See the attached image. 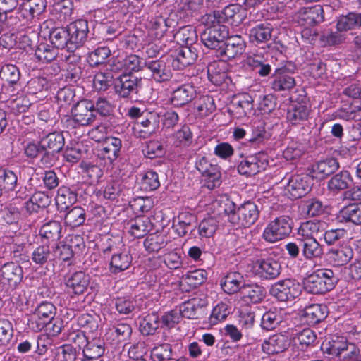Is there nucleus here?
<instances>
[{
  "label": "nucleus",
  "mask_w": 361,
  "mask_h": 361,
  "mask_svg": "<svg viewBox=\"0 0 361 361\" xmlns=\"http://www.w3.org/2000/svg\"><path fill=\"white\" fill-rule=\"evenodd\" d=\"M195 168L200 173L202 186L212 190L221 184V167L211 155L197 154Z\"/></svg>",
  "instance_id": "nucleus-1"
},
{
  "label": "nucleus",
  "mask_w": 361,
  "mask_h": 361,
  "mask_svg": "<svg viewBox=\"0 0 361 361\" xmlns=\"http://www.w3.org/2000/svg\"><path fill=\"white\" fill-rule=\"evenodd\" d=\"M224 209L228 220L234 225L248 227L252 225L259 215L257 204H225Z\"/></svg>",
  "instance_id": "nucleus-2"
},
{
  "label": "nucleus",
  "mask_w": 361,
  "mask_h": 361,
  "mask_svg": "<svg viewBox=\"0 0 361 361\" xmlns=\"http://www.w3.org/2000/svg\"><path fill=\"white\" fill-rule=\"evenodd\" d=\"M336 278L331 269H320L308 276L304 281L305 290L312 294H324L334 288Z\"/></svg>",
  "instance_id": "nucleus-3"
},
{
  "label": "nucleus",
  "mask_w": 361,
  "mask_h": 361,
  "mask_svg": "<svg viewBox=\"0 0 361 361\" xmlns=\"http://www.w3.org/2000/svg\"><path fill=\"white\" fill-rule=\"evenodd\" d=\"M94 102L83 99L77 102L71 109V116L66 120L68 126L73 128L91 126L96 120Z\"/></svg>",
  "instance_id": "nucleus-4"
},
{
  "label": "nucleus",
  "mask_w": 361,
  "mask_h": 361,
  "mask_svg": "<svg viewBox=\"0 0 361 361\" xmlns=\"http://www.w3.org/2000/svg\"><path fill=\"white\" fill-rule=\"evenodd\" d=\"M292 219L288 216H281L266 226L262 238L268 243H276L288 237L292 232Z\"/></svg>",
  "instance_id": "nucleus-5"
},
{
  "label": "nucleus",
  "mask_w": 361,
  "mask_h": 361,
  "mask_svg": "<svg viewBox=\"0 0 361 361\" xmlns=\"http://www.w3.org/2000/svg\"><path fill=\"white\" fill-rule=\"evenodd\" d=\"M297 68L292 61H286L276 68L273 75L271 87L275 92L290 91L296 85L295 78L292 75Z\"/></svg>",
  "instance_id": "nucleus-6"
},
{
  "label": "nucleus",
  "mask_w": 361,
  "mask_h": 361,
  "mask_svg": "<svg viewBox=\"0 0 361 361\" xmlns=\"http://www.w3.org/2000/svg\"><path fill=\"white\" fill-rule=\"evenodd\" d=\"M312 113L309 99L304 96L291 100L286 111V121L291 126H299L308 121Z\"/></svg>",
  "instance_id": "nucleus-7"
},
{
  "label": "nucleus",
  "mask_w": 361,
  "mask_h": 361,
  "mask_svg": "<svg viewBox=\"0 0 361 361\" xmlns=\"http://www.w3.org/2000/svg\"><path fill=\"white\" fill-rule=\"evenodd\" d=\"M207 25H209L201 34L200 39L202 42L211 49H216L222 47L223 41L228 37V28L224 24L217 21H211L206 18Z\"/></svg>",
  "instance_id": "nucleus-8"
},
{
  "label": "nucleus",
  "mask_w": 361,
  "mask_h": 361,
  "mask_svg": "<svg viewBox=\"0 0 361 361\" xmlns=\"http://www.w3.org/2000/svg\"><path fill=\"white\" fill-rule=\"evenodd\" d=\"M247 11L238 4H232L226 6L224 9L214 11L212 15H207V19L218 23H228L238 26L246 18Z\"/></svg>",
  "instance_id": "nucleus-9"
},
{
  "label": "nucleus",
  "mask_w": 361,
  "mask_h": 361,
  "mask_svg": "<svg viewBox=\"0 0 361 361\" xmlns=\"http://www.w3.org/2000/svg\"><path fill=\"white\" fill-rule=\"evenodd\" d=\"M55 306L49 302H41L30 315L28 320L29 327L38 332L50 324L56 315Z\"/></svg>",
  "instance_id": "nucleus-10"
},
{
  "label": "nucleus",
  "mask_w": 361,
  "mask_h": 361,
  "mask_svg": "<svg viewBox=\"0 0 361 361\" xmlns=\"http://www.w3.org/2000/svg\"><path fill=\"white\" fill-rule=\"evenodd\" d=\"M268 164L267 154L259 152L243 158L238 164L237 169L240 175L250 177L264 171Z\"/></svg>",
  "instance_id": "nucleus-11"
},
{
  "label": "nucleus",
  "mask_w": 361,
  "mask_h": 361,
  "mask_svg": "<svg viewBox=\"0 0 361 361\" xmlns=\"http://www.w3.org/2000/svg\"><path fill=\"white\" fill-rule=\"evenodd\" d=\"M269 293L279 301H291L300 295L301 287L296 281L286 279L272 284Z\"/></svg>",
  "instance_id": "nucleus-12"
},
{
  "label": "nucleus",
  "mask_w": 361,
  "mask_h": 361,
  "mask_svg": "<svg viewBox=\"0 0 361 361\" xmlns=\"http://www.w3.org/2000/svg\"><path fill=\"white\" fill-rule=\"evenodd\" d=\"M226 41L216 51V56L222 61L235 59L240 56L245 50L246 42L240 35H229L225 38Z\"/></svg>",
  "instance_id": "nucleus-13"
},
{
  "label": "nucleus",
  "mask_w": 361,
  "mask_h": 361,
  "mask_svg": "<svg viewBox=\"0 0 361 361\" xmlns=\"http://www.w3.org/2000/svg\"><path fill=\"white\" fill-rule=\"evenodd\" d=\"M170 56L173 68L183 70L195 63L198 57V51L195 46L180 45L171 51Z\"/></svg>",
  "instance_id": "nucleus-14"
},
{
  "label": "nucleus",
  "mask_w": 361,
  "mask_h": 361,
  "mask_svg": "<svg viewBox=\"0 0 361 361\" xmlns=\"http://www.w3.org/2000/svg\"><path fill=\"white\" fill-rule=\"evenodd\" d=\"M122 141L120 138L105 137L101 146L97 150V157L103 160L105 164H113L120 156Z\"/></svg>",
  "instance_id": "nucleus-15"
},
{
  "label": "nucleus",
  "mask_w": 361,
  "mask_h": 361,
  "mask_svg": "<svg viewBox=\"0 0 361 361\" xmlns=\"http://www.w3.org/2000/svg\"><path fill=\"white\" fill-rule=\"evenodd\" d=\"M141 83L142 79L131 73L122 74L114 81L115 92L121 98H129L137 93Z\"/></svg>",
  "instance_id": "nucleus-16"
},
{
  "label": "nucleus",
  "mask_w": 361,
  "mask_h": 361,
  "mask_svg": "<svg viewBox=\"0 0 361 361\" xmlns=\"http://www.w3.org/2000/svg\"><path fill=\"white\" fill-rule=\"evenodd\" d=\"M69 33V47L77 49L84 44L89 34L88 21L85 19H77L67 26Z\"/></svg>",
  "instance_id": "nucleus-17"
},
{
  "label": "nucleus",
  "mask_w": 361,
  "mask_h": 361,
  "mask_svg": "<svg viewBox=\"0 0 361 361\" xmlns=\"http://www.w3.org/2000/svg\"><path fill=\"white\" fill-rule=\"evenodd\" d=\"M310 176L294 175L286 186V195L292 200L304 197L311 189Z\"/></svg>",
  "instance_id": "nucleus-18"
},
{
  "label": "nucleus",
  "mask_w": 361,
  "mask_h": 361,
  "mask_svg": "<svg viewBox=\"0 0 361 361\" xmlns=\"http://www.w3.org/2000/svg\"><path fill=\"white\" fill-rule=\"evenodd\" d=\"M294 18L300 26L311 27L323 22L324 10L320 5L303 7L295 13Z\"/></svg>",
  "instance_id": "nucleus-19"
},
{
  "label": "nucleus",
  "mask_w": 361,
  "mask_h": 361,
  "mask_svg": "<svg viewBox=\"0 0 361 361\" xmlns=\"http://www.w3.org/2000/svg\"><path fill=\"white\" fill-rule=\"evenodd\" d=\"M176 23L175 20L161 15L152 17L149 21V33L154 38L161 40L164 37H171L173 30L171 29Z\"/></svg>",
  "instance_id": "nucleus-20"
},
{
  "label": "nucleus",
  "mask_w": 361,
  "mask_h": 361,
  "mask_svg": "<svg viewBox=\"0 0 361 361\" xmlns=\"http://www.w3.org/2000/svg\"><path fill=\"white\" fill-rule=\"evenodd\" d=\"M256 274L261 279L272 280L281 273L279 262L271 257L257 259L254 265Z\"/></svg>",
  "instance_id": "nucleus-21"
},
{
  "label": "nucleus",
  "mask_w": 361,
  "mask_h": 361,
  "mask_svg": "<svg viewBox=\"0 0 361 361\" xmlns=\"http://www.w3.org/2000/svg\"><path fill=\"white\" fill-rule=\"evenodd\" d=\"M208 304L207 296L200 293L183 302L180 307V314L187 319H197Z\"/></svg>",
  "instance_id": "nucleus-22"
},
{
  "label": "nucleus",
  "mask_w": 361,
  "mask_h": 361,
  "mask_svg": "<svg viewBox=\"0 0 361 361\" xmlns=\"http://www.w3.org/2000/svg\"><path fill=\"white\" fill-rule=\"evenodd\" d=\"M351 344L343 337L334 336L330 340H325L322 343L321 348L330 359H338L341 361L343 355H345Z\"/></svg>",
  "instance_id": "nucleus-23"
},
{
  "label": "nucleus",
  "mask_w": 361,
  "mask_h": 361,
  "mask_svg": "<svg viewBox=\"0 0 361 361\" xmlns=\"http://www.w3.org/2000/svg\"><path fill=\"white\" fill-rule=\"evenodd\" d=\"M196 87L193 84H181L173 90L170 102L174 106L181 107L192 102L196 97Z\"/></svg>",
  "instance_id": "nucleus-24"
},
{
  "label": "nucleus",
  "mask_w": 361,
  "mask_h": 361,
  "mask_svg": "<svg viewBox=\"0 0 361 361\" xmlns=\"http://www.w3.org/2000/svg\"><path fill=\"white\" fill-rule=\"evenodd\" d=\"M338 168L337 159L329 158L312 164L308 169L309 176L312 179L323 180L334 173Z\"/></svg>",
  "instance_id": "nucleus-25"
},
{
  "label": "nucleus",
  "mask_w": 361,
  "mask_h": 361,
  "mask_svg": "<svg viewBox=\"0 0 361 361\" xmlns=\"http://www.w3.org/2000/svg\"><path fill=\"white\" fill-rule=\"evenodd\" d=\"M146 68L150 71L151 77L156 82H166L172 78V71L164 60L148 61Z\"/></svg>",
  "instance_id": "nucleus-26"
},
{
  "label": "nucleus",
  "mask_w": 361,
  "mask_h": 361,
  "mask_svg": "<svg viewBox=\"0 0 361 361\" xmlns=\"http://www.w3.org/2000/svg\"><path fill=\"white\" fill-rule=\"evenodd\" d=\"M203 4V0H179L176 1L175 8L180 18L190 21L191 18L199 13Z\"/></svg>",
  "instance_id": "nucleus-27"
},
{
  "label": "nucleus",
  "mask_w": 361,
  "mask_h": 361,
  "mask_svg": "<svg viewBox=\"0 0 361 361\" xmlns=\"http://www.w3.org/2000/svg\"><path fill=\"white\" fill-rule=\"evenodd\" d=\"M90 283V275L83 271H76L67 279L66 286L68 293L81 295L87 290Z\"/></svg>",
  "instance_id": "nucleus-28"
},
{
  "label": "nucleus",
  "mask_w": 361,
  "mask_h": 361,
  "mask_svg": "<svg viewBox=\"0 0 361 361\" xmlns=\"http://www.w3.org/2000/svg\"><path fill=\"white\" fill-rule=\"evenodd\" d=\"M290 345L289 338L283 334H275L264 340L262 350L268 355H275L284 352Z\"/></svg>",
  "instance_id": "nucleus-29"
},
{
  "label": "nucleus",
  "mask_w": 361,
  "mask_h": 361,
  "mask_svg": "<svg viewBox=\"0 0 361 361\" xmlns=\"http://www.w3.org/2000/svg\"><path fill=\"white\" fill-rule=\"evenodd\" d=\"M272 25L267 22L256 25L249 30V42L255 45L264 44L271 39Z\"/></svg>",
  "instance_id": "nucleus-30"
},
{
  "label": "nucleus",
  "mask_w": 361,
  "mask_h": 361,
  "mask_svg": "<svg viewBox=\"0 0 361 361\" xmlns=\"http://www.w3.org/2000/svg\"><path fill=\"white\" fill-rule=\"evenodd\" d=\"M1 276L4 283H7L11 287L15 288L23 279V269L16 263H6L1 267Z\"/></svg>",
  "instance_id": "nucleus-31"
},
{
  "label": "nucleus",
  "mask_w": 361,
  "mask_h": 361,
  "mask_svg": "<svg viewBox=\"0 0 361 361\" xmlns=\"http://www.w3.org/2000/svg\"><path fill=\"white\" fill-rule=\"evenodd\" d=\"M327 314L328 310L325 305L311 304L304 308L302 316L309 325H314L324 319Z\"/></svg>",
  "instance_id": "nucleus-32"
},
{
  "label": "nucleus",
  "mask_w": 361,
  "mask_h": 361,
  "mask_svg": "<svg viewBox=\"0 0 361 361\" xmlns=\"http://www.w3.org/2000/svg\"><path fill=\"white\" fill-rule=\"evenodd\" d=\"M45 8L44 0H27L20 5L18 10L23 18L32 20L42 14Z\"/></svg>",
  "instance_id": "nucleus-33"
},
{
  "label": "nucleus",
  "mask_w": 361,
  "mask_h": 361,
  "mask_svg": "<svg viewBox=\"0 0 361 361\" xmlns=\"http://www.w3.org/2000/svg\"><path fill=\"white\" fill-rule=\"evenodd\" d=\"M271 133L266 129V123L263 120L255 121L251 126V137L248 142L255 146H260L269 140Z\"/></svg>",
  "instance_id": "nucleus-34"
},
{
  "label": "nucleus",
  "mask_w": 361,
  "mask_h": 361,
  "mask_svg": "<svg viewBox=\"0 0 361 361\" xmlns=\"http://www.w3.org/2000/svg\"><path fill=\"white\" fill-rule=\"evenodd\" d=\"M159 123L160 115L154 111H145L141 119L137 123L138 126L142 128L141 131L145 133L147 136H150L154 133L159 129Z\"/></svg>",
  "instance_id": "nucleus-35"
},
{
  "label": "nucleus",
  "mask_w": 361,
  "mask_h": 361,
  "mask_svg": "<svg viewBox=\"0 0 361 361\" xmlns=\"http://www.w3.org/2000/svg\"><path fill=\"white\" fill-rule=\"evenodd\" d=\"M243 276L239 272H229L221 281V286L224 291L228 294H233L241 292L244 286Z\"/></svg>",
  "instance_id": "nucleus-36"
},
{
  "label": "nucleus",
  "mask_w": 361,
  "mask_h": 361,
  "mask_svg": "<svg viewBox=\"0 0 361 361\" xmlns=\"http://www.w3.org/2000/svg\"><path fill=\"white\" fill-rule=\"evenodd\" d=\"M79 168L82 178L90 185L98 183L103 176V171L101 167L90 161H82L80 163Z\"/></svg>",
  "instance_id": "nucleus-37"
},
{
  "label": "nucleus",
  "mask_w": 361,
  "mask_h": 361,
  "mask_svg": "<svg viewBox=\"0 0 361 361\" xmlns=\"http://www.w3.org/2000/svg\"><path fill=\"white\" fill-rule=\"evenodd\" d=\"M173 145L176 147L186 148L191 145L193 142V134L190 128L183 125L180 128L176 130L171 135Z\"/></svg>",
  "instance_id": "nucleus-38"
},
{
  "label": "nucleus",
  "mask_w": 361,
  "mask_h": 361,
  "mask_svg": "<svg viewBox=\"0 0 361 361\" xmlns=\"http://www.w3.org/2000/svg\"><path fill=\"white\" fill-rule=\"evenodd\" d=\"M171 37L180 45L193 46L197 39L195 27L188 25L181 27L176 33H172Z\"/></svg>",
  "instance_id": "nucleus-39"
},
{
  "label": "nucleus",
  "mask_w": 361,
  "mask_h": 361,
  "mask_svg": "<svg viewBox=\"0 0 361 361\" xmlns=\"http://www.w3.org/2000/svg\"><path fill=\"white\" fill-rule=\"evenodd\" d=\"M168 245L166 235L160 233L149 234L143 241L145 249L149 253H157Z\"/></svg>",
  "instance_id": "nucleus-40"
},
{
  "label": "nucleus",
  "mask_w": 361,
  "mask_h": 361,
  "mask_svg": "<svg viewBox=\"0 0 361 361\" xmlns=\"http://www.w3.org/2000/svg\"><path fill=\"white\" fill-rule=\"evenodd\" d=\"M128 232L134 238L145 236L150 229V221L148 218L141 216L130 220L128 224Z\"/></svg>",
  "instance_id": "nucleus-41"
},
{
  "label": "nucleus",
  "mask_w": 361,
  "mask_h": 361,
  "mask_svg": "<svg viewBox=\"0 0 361 361\" xmlns=\"http://www.w3.org/2000/svg\"><path fill=\"white\" fill-rule=\"evenodd\" d=\"M361 27V13L350 12L339 18L336 28L339 32H346Z\"/></svg>",
  "instance_id": "nucleus-42"
},
{
  "label": "nucleus",
  "mask_w": 361,
  "mask_h": 361,
  "mask_svg": "<svg viewBox=\"0 0 361 361\" xmlns=\"http://www.w3.org/2000/svg\"><path fill=\"white\" fill-rule=\"evenodd\" d=\"M44 150H51L59 153L63 147L65 140L62 133L53 132L41 139Z\"/></svg>",
  "instance_id": "nucleus-43"
},
{
  "label": "nucleus",
  "mask_w": 361,
  "mask_h": 361,
  "mask_svg": "<svg viewBox=\"0 0 361 361\" xmlns=\"http://www.w3.org/2000/svg\"><path fill=\"white\" fill-rule=\"evenodd\" d=\"M231 110L235 114L237 118H243L250 114L253 105L252 99L248 94H245L241 97H236L232 102Z\"/></svg>",
  "instance_id": "nucleus-44"
},
{
  "label": "nucleus",
  "mask_w": 361,
  "mask_h": 361,
  "mask_svg": "<svg viewBox=\"0 0 361 361\" xmlns=\"http://www.w3.org/2000/svg\"><path fill=\"white\" fill-rule=\"evenodd\" d=\"M322 225L320 221H307L303 222L298 229V240H305L315 238V235L323 231Z\"/></svg>",
  "instance_id": "nucleus-45"
},
{
  "label": "nucleus",
  "mask_w": 361,
  "mask_h": 361,
  "mask_svg": "<svg viewBox=\"0 0 361 361\" xmlns=\"http://www.w3.org/2000/svg\"><path fill=\"white\" fill-rule=\"evenodd\" d=\"M132 262V257L128 251L123 250L113 255L110 262V270L116 274L126 270Z\"/></svg>",
  "instance_id": "nucleus-46"
},
{
  "label": "nucleus",
  "mask_w": 361,
  "mask_h": 361,
  "mask_svg": "<svg viewBox=\"0 0 361 361\" xmlns=\"http://www.w3.org/2000/svg\"><path fill=\"white\" fill-rule=\"evenodd\" d=\"M329 257L335 266L346 264L353 256V250L348 246H342L331 249L329 252Z\"/></svg>",
  "instance_id": "nucleus-47"
},
{
  "label": "nucleus",
  "mask_w": 361,
  "mask_h": 361,
  "mask_svg": "<svg viewBox=\"0 0 361 361\" xmlns=\"http://www.w3.org/2000/svg\"><path fill=\"white\" fill-rule=\"evenodd\" d=\"M224 63L222 61H213L207 66V75L209 81L214 85H221L227 76L224 70Z\"/></svg>",
  "instance_id": "nucleus-48"
},
{
  "label": "nucleus",
  "mask_w": 361,
  "mask_h": 361,
  "mask_svg": "<svg viewBox=\"0 0 361 361\" xmlns=\"http://www.w3.org/2000/svg\"><path fill=\"white\" fill-rule=\"evenodd\" d=\"M283 319V310L273 309L266 312L262 317L261 326L267 331L274 329Z\"/></svg>",
  "instance_id": "nucleus-49"
},
{
  "label": "nucleus",
  "mask_w": 361,
  "mask_h": 361,
  "mask_svg": "<svg viewBox=\"0 0 361 361\" xmlns=\"http://www.w3.org/2000/svg\"><path fill=\"white\" fill-rule=\"evenodd\" d=\"M55 252L51 251L49 245H39L32 252L31 259L32 262L39 266H43L48 262L54 260Z\"/></svg>",
  "instance_id": "nucleus-50"
},
{
  "label": "nucleus",
  "mask_w": 361,
  "mask_h": 361,
  "mask_svg": "<svg viewBox=\"0 0 361 361\" xmlns=\"http://www.w3.org/2000/svg\"><path fill=\"white\" fill-rule=\"evenodd\" d=\"M0 76L12 88V92L16 90V86L18 84L20 77V71L16 66L13 64L3 66L0 71Z\"/></svg>",
  "instance_id": "nucleus-51"
},
{
  "label": "nucleus",
  "mask_w": 361,
  "mask_h": 361,
  "mask_svg": "<svg viewBox=\"0 0 361 361\" xmlns=\"http://www.w3.org/2000/svg\"><path fill=\"white\" fill-rule=\"evenodd\" d=\"M316 335L310 329H305L296 334L293 338V345L300 350H305L311 346L316 340Z\"/></svg>",
  "instance_id": "nucleus-52"
},
{
  "label": "nucleus",
  "mask_w": 361,
  "mask_h": 361,
  "mask_svg": "<svg viewBox=\"0 0 361 361\" xmlns=\"http://www.w3.org/2000/svg\"><path fill=\"white\" fill-rule=\"evenodd\" d=\"M353 181L348 171L343 170L334 176L328 182V188L331 191H339L348 188L349 183Z\"/></svg>",
  "instance_id": "nucleus-53"
},
{
  "label": "nucleus",
  "mask_w": 361,
  "mask_h": 361,
  "mask_svg": "<svg viewBox=\"0 0 361 361\" xmlns=\"http://www.w3.org/2000/svg\"><path fill=\"white\" fill-rule=\"evenodd\" d=\"M139 185L140 189L145 191H152L160 185L159 176L157 172L148 170L140 173Z\"/></svg>",
  "instance_id": "nucleus-54"
},
{
  "label": "nucleus",
  "mask_w": 361,
  "mask_h": 361,
  "mask_svg": "<svg viewBox=\"0 0 361 361\" xmlns=\"http://www.w3.org/2000/svg\"><path fill=\"white\" fill-rule=\"evenodd\" d=\"M300 241L301 243L302 255L306 259H310L322 257L323 254V249L316 238H310Z\"/></svg>",
  "instance_id": "nucleus-55"
},
{
  "label": "nucleus",
  "mask_w": 361,
  "mask_h": 361,
  "mask_svg": "<svg viewBox=\"0 0 361 361\" xmlns=\"http://www.w3.org/2000/svg\"><path fill=\"white\" fill-rule=\"evenodd\" d=\"M170 274H149V286L152 291L161 294L168 291L169 286Z\"/></svg>",
  "instance_id": "nucleus-56"
},
{
  "label": "nucleus",
  "mask_w": 361,
  "mask_h": 361,
  "mask_svg": "<svg viewBox=\"0 0 361 361\" xmlns=\"http://www.w3.org/2000/svg\"><path fill=\"white\" fill-rule=\"evenodd\" d=\"M240 293L246 302L252 303L260 302L264 296V288L257 284H245Z\"/></svg>",
  "instance_id": "nucleus-57"
},
{
  "label": "nucleus",
  "mask_w": 361,
  "mask_h": 361,
  "mask_svg": "<svg viewBox=\"0 0 361 361\" xmlns=\"http://www.w3.org/2000/svg\"><path fill=\"white\" fill-rule=\"evenodd\" d=\"M51 44L57 49H63L69 47V33L67 27H56L53 29L49 35Z\"/></svg>",
  "instance_id": "nucleus-58"
},
{
  "label": "nucleus",
  "mask_w": 361,
  "mask_h": 361,
  "mask_svg": "<svg viewBox=\"0 0 361 361\" xmlns=\"http://www.w3.org/2000/svg\"><path fill=\"white\" fill-rule=\"evenodd\" d=\"M58 49L54 46L41 43L36 49L35 55L42 63H51L57 57L59 54Z\"/></svg>",
  "instance_id": "nucleus-59"
},
{
  "label": "nucleus",
  "mask_w": 361,
  "mask_h": 361,
  "mask_svg": "<svg viewBox=\"0 0 361 361\" xmlns=\"http://www.w3.org/2000/svg\"><path fill=\"white\" fill-rule=\"evenodd\" d=\"M339 216L345 221L361 225V204H347L340 210Z\"/></svg>",
  "instance_id": "nucleus-60"
},
{
  "label": "nucleus",
  "mask_w": 361,
  "mask_h": 361,
  "mask_svg": "<svg viewBox=\"0 0 361 361\" xmlns=\"http://www.w3.org/2000/svg\"><path fill=\"white\" fill-rule=\"evenodd\" d=\"M195 106L199 115L202 117L207 116L216 109L213 97L208 94L200 97L195 101Z\"/></svg>",
  "instance_id": "nucleus-61"
},
{
  "label": "nucleus",
  "mask_w": 361,
  "mask_h": 361,
  "mask_svg": "<svg viewBox=\"0 0 361 361\" xmlns=\"http://www.w3.org/2000/svg\"><path fill=\"white\" fill-rule=\"evenodd\" d=\"M159 317L156 313L148 314L140 322V331L143 335L154 334L159 327Z\"/></svg>",
  "instance_id": "nucleus-62"
},
{
  "label": "nucleus",
  "mask_w": 361,
  "mask_h": 361,
  "mask_svg": "<svg viewBox=\"0 0 361 361\" xmlns=\"http://www.w3.org/2000/svg\"><path fill=\"white\" fill-rule=\"evenodd\" d=\"M110 55L111 50L109 47L105 46L99 47L89 53L87 60L90 66L95 67L104 63Z\"/></svg>",
  "instance_id": "nucleus-63"
},
{
  "label": "nucleus",
  "mask_w": 361,
  "mask_h": 361,
  "mask_svg": "<svg viewBox=\"0 0 361 361\" xmlns=\"http://www.w3.org/2000/svg\"><path fill=\"white\" fill-rule=\"evenodd\" d=\"M104 343L99 338L90 341L83 349L84 357L97 360L104 353Z\"/></svg>",
  "instance_id": "nucleus-64"
}]
</instances>
